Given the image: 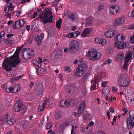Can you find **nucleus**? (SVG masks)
<instances>
[{
	"instance_id": "f257e3e1",
	"label": "nucleus",
	"mask_w": 134,
	"mask_h": 134,
	"mask_svg": "<svg viewBox=\"0 0 134 134\" xmlns=\"http://www.w3.org/2000/svg\"><path fill=\"white\" fill-rule=\"evenodd\" d=\"M21 48H17L13 56L9 59H5L3 63L2 67L7 71H10L11 67L16 66L21 62L19 59V53Z\"/></svg>"
},
{
	"instance_id": "f03ea898",
	"label": "nucleus",
	"mask_w": 134,
	"mask_h": 134,
	"mask_svg": "<svg viewBox=\"0 0 134 134\" xmlns=\"http://www.w3.org/2000/svg\"><path fill=\"white\" fill-rule=\"evenodd\" d=\"M127 128L131 129L134 126V110L131 111L126 121Z\"/></svg>"
},
{
	"instance_id": "7ed1b4c3",
	"label": "nucleus",
	"mask_w": 134,
	"mask_h": 134,
	"mask_svg": "<svg viewBox=\"0 0 134 134\" xmlns=\"http://www.w3.org/2000/svg\"><path fill=\"white\" fill-rule=\"evenodd\" d=\"M70 53L74 54L77 52L79 49V43L76 40H73L70 43L69 45Z\"/></svg>"
},
{
	"instance_id": "20e7f679",
	"label": "nucleus",
	"mask_w": 134,
	"mask_h": 134,
	"mask_svg": "<svg viewBox=\"0 0 134 134\" xmlns=\"http://www.w3.org/2000/svg\"><path fill=\"white\" fill-rule=\"evenodd\" d=\"M37 11L40 13L38 17H53L52 12L51 9L46 8L42 12L41 8H38Z\"/></svg>"
},
{
	"instance_id": "39448f33",
	"label": "nucleus",
	"mask_w": 134,
	"mask_h": 134,
	"mask_svg": "<svg viewBox=\"0 0 134 134\" xmlns=\"http://www.w3.org/2000/svg\"><path fill=\"white\" fill-rule=\"evenodd\" d=\"M118 83L119 86L122 87H126L129 84L130 81L123 74H121L119 77Z\"/></svg>"
},
{
	"instance_id": "423d86ee",
	"label": "nucleus",
	"mask_w": 134,
	"mask_h": 134,
	"mask_svg": "<svg viewBox=\"0 0 134 134\" xmlns=\"http://www.w3.org/2000/svg\"><path fill=\"white\" fill-rule=\"evenodd\" d=\"M75 103L73 99L70 98L64 100V99L61 100L60 104L62 106L69 107L73 105Z\"/></svg>"
},
{
	"instance_id": "0eeeda50",
	"label": "nucleus",
	"mask_w": 134,
	"mask_h": 134,
	"mask_svg": "<svg viewBox=\"0 0 134 134\" xmlns=\"http://www.w3.org/2000/svg\"><path fill=\"white\" fill-rule=\"evenodd\" d=\"M124 39L125 38L122 33H120L116 35L114 38L115 40L116 41V42L114 43L115 46H116L119 42H124Z\"/></svg>"
},
{
	"instance_id": "6e6552de",
	"label": "nucleus",
	"mask_w": 134,
	"mask_h": 134,
	"mask_svg": "<svg viewBox=\"0 0 134 134\" xmlns=\"http://www.w3.org/2000/svg\"><path fill=\"white\" fill-rule=\"evenodd\" d=\"M132 57V54L131 52H129L127 53L126 56L125 58V61L123 66V68L124 69L126 70L127 69V66L129 65L128 62Z\"/></svg>"
},
{
	"instance_id": "1a4fd4ad",
	"label": "nucleus",
	"mask_w": 134,
	"mask_h": 134,
	"mask_svg": "<svg viewBox=\"0 0 134 134\" xmlns=\"http://www.w3.org/2000/svg\"><path fill=\"white\" fill-rule=\"evenodd\" d=\"M87 56L89 59L91 60H96L97 57V55L96 51L94 50H91L88 52Z\"/></svg>"
},
{
	"instance_id": "9d476101",
	"label": "nucleus",
	"mask_w": 134,
	"mask_h": 134,
	"mask_svg": "<svg viewBox=\"0 0 134 134\" xmlns=\"http://www.w3.org/2000/svg\"><path fill=\"white\" fill-rule=\"evenodd\" d=\"M109 10L110 13L113 15L116 14L120 11L119 6L116 5L111 6Z\"/></svg>"
},
{
	"instance_id": "9b49d317",
	"label": "nucleus",
	"mask_w": 134,
	"mask_h": 134,
	"mask_svg": "<svg viewBox=\"0 0 134 134\" xmlns=\"http://www.w3.org/2000/svg\"><path fill=\"white\" fill-rule=\"evenodd\" d=\"M116 34L114 30L110 29L107 30L105 34L104 35L107 37L111 38L113 37Z\"/></svg>"
},
{
	"instance_id": "f8f14e48",
	"label": "nucleus",
	"mask_w": 134,
	"mask_h": 134,
	"mask_svg": "<svg viewBox=\"0 0 134 134\" xmlns=\"http://www.w3.org/2000/svg\"><path fill=\"white\" fill-rule=\"evenodd\" d=\"M61 55L62 53L60 51H55L51 55V59L52 60H55L59 58Z\"/></svg>"
},
{
	"instance_id": "ddd939ff",
	"label": "nucleus",
	"mask_w": 134,
	"mask_h": 134,
	"mask_svg": "<svg viewBox=\"0 0 134 134\" xmlns=\"http://www.w3.org/2000/svg\"><path fill=\"white\" fill-rule=\"evenodd\" d=\"M23 108V105L20 102L19 103L17 101L16 102L14 105V107L13 109V111H14L19 112L20 110H22Z\"/></svg>"
},
{
	"instance_id": "4468645a",
	"label": "nucleus",
	"mask_w": 134,
	"mask_h": 134,
	"mask_svg": "<svg viewBox=\"0 0 134 134\" xmlns=\"http://www.w3.org/2000/svg\"><path fill=\"white\" fill-rule=\"evenodd\" d=\"M43 90V88L42 85L40 84L36 85L35 89V92L36 94L39 95L40 94Z\"/></svg>"
},
{
	"instance_id": "2eb2a0df",
	"label": "nucleus",
	"mask_w": 134,
	"mask_h": 134,
	"mask_svg": "<svg viewBox=\"0 0 134 134\" xmlns=\"http://www.w3.org/2000/svg\"><path fill=\"white\" fill-rule=\"evenodd\" d=\"M44 24L48 23H52L53 21V17H38Z\"/></svg>"
},
{
	"instance_id": "dca6fc26",
	"label": "nucleus",
	"mask_w": 134,
	"mask_h": 134,
	"mask_svg": "<svg viewBox=\"0 0 134 134\" xmlns=\"http://www.w3.org/2000/svg\"><path fill=\"white\" fill-rule=\"evenodd\" d=\"M125 17H121L116 19L114 21V25L115 26H117L123 24L125 22Z\"/></svg>"
},
{
	"instance_id": "f3484780",
	"label": "nucleus",
	"mask_w": 134,
	"mask_h": 134,
	"mask_svg": "<svg viewBox=\"0 0 134 134\" xmlns=\"http://www.w3.org/2000/svg\"><path fill=\"white\" fill-rule=\"evenodd\" d=\"M45 100L47 103V102L48 103L49 106L50 108H52L55 106V102L53 98L51 97L49 98H47Z\"/></svg>"
},
{
	"instance_id": "a211bd4d",
	"label": "nucleus",
	"mask_w": 134,
	"mask_h": 134,
	"mask_svg": "<svg viewBox=\"0 0 134 134\" xmlns=\"http://www.w3.org/2000/svg\"><path fill=\"white\" fill-rule=\"evenodd\" d=\"M12 43L13 41L12 40H11L9 38H7V39H5V40L3 44L4 47H7L9 46L12 45Z\"/></svg>"
},
{
	"instance_id": "6ab92c4d",
	"label": "nucleus",
	"mask_w": 134,
	"mask_h": 134,
	"mask_svg": "<svg viewBox=\"0 0 134 134\" xmlns=\"http://www.w3.org/2000/svg\"><path fill=\"white\" fill-rule=\"evenodd\" d=\"M85 73L78 67L76 70L75 74V76L76 77H80Z\"/></svg>"
},
{
	"instance_id": "aec40b11",
	"label": "nucleus",
	"mask_w": 134,
	"mask_h": 134,
	"mask_svg": "<svg viewBox=\"0 0 134 134\" xmlns=\"http://www.w3.org/2000/svg\"><path fill=\"white\" fill-rule=\"evenodd\" d=\"M118 44H117L115 47H117L118 49H123L126 48L127 47L126 43L123 42H119Z\"/></svg>"
},
{
	"instance_id": "412c9836",
	"label": "nucleus",
	"mask_w": 134,
	"mask_h": 134,
	"mask_svg": "<svg viewBox=\"0 0 134 134\" xmlns=\"http://www.w3.org/2000/svg\"><path fill=\"white\" fill-rule=\"evenodd\" d=\"M78 68L85 73L87 70L88 68L87 65L85 63L79 65Z\"/></svg>"
},
{
	"instance_id": "4be33fe9",
	"label": "nucleus",
	"mask_w": 134,
	"mask_h": 134,
	"mask_svg": "<svg viewBox=\"0 0 134 134\" xmlns=\"http://www.w3.org/2000/svg\"><path fill=\"white\" fill-rule=\"evenodd\" d=\"M124 55L123 52H121L119 53L116 57V60L118 61H121L123 59Z\"/></svg>"
},
{
	"instance_id": "5701e85b",
	"label": "nucleus",
	"mask_w": 134,
	"mask_h": 134,
	"mask_svg": "<svg viewBox=\"0 0 134 134\" xmlns=\"http://www.w3.org/2000/svg\"><path fill=\"white\" fill-rule=\"evenodd\" d=\"M92 31L91 29L88 28H86L82 31L81 35L82 36H85V35L90 33Z\"/></svg>"
},
{
	"instance_id": "b1692460",
	"label": "nucleus",
	"mask_w": 134,
	"mask_h": 134,
	"mask_svg": "<svg viewBox=\"0 0 134 134\" xmlns=\"http://www.w3.org/2000/svg\"><path fill=\"white\" fill-rule=\"evenodd\" d=\"M62 113L59 110H57L55 113V116L56 118L57 119H61L62 116Z\"/></svg>"
},
{
	"instance_id": "393cba45",
	"label": "nucleus",
	"mask_w": 134,
	"mask_h": 134,
	"mask_svg": "<svg viewBox=\"0 0 134 134\" xmlns=\"http://www.w3.org/2000/svg\"><path fill=\"white\" fill-rule=\"evenodd\" d=\"M47 105V103L44 100V102L40 106L38 109V111L39 112H41L43 111L46 108Z\"/></svg>"
},
{
	"instance_id": "a878e982",
	"label": "nucleus",
	"mask_w": 134,
	"mask_h": 134,
	"mask_svg": "<svg viewBox=\"0 0 134 134\" xmlns=\"http://www.w3.org/2000/svg\"><path fill=\"white\" fill-rule=\"evenodd\" d=\"M90 76V73H87L85 74L81 78L82 81L83 82H85L89 79Z\"/></svg>"
},
{
	"instance_id": "bb28decb",
	"label": "nucleus",
	"mask_w": 134,
	"mask_h": 134,
	"mask_svg": "<svg viewBox=\"0 0 134 134\" xmlns=\"http://www.w3.org/2000/svg\"><path fill=\"white\" fill-rule=\"evenodd\" d=\"M105 89L103 88L102 92V98L103 100H104L103 99H105V100L107 101L108 99V97L107 96V94L108 93H105Z\"/></svg>"
},
{
	"instance_id": "cd10ccee",
	"label": "nucleus",
	"mask_w": 134,
	"mask_h": 134,
	"mask_svg": "<svg viewBox=\"0 0 134 134\" xmlns=\"http://www.w3.org/2000/svg\"><path fill=\"white\" fill-rule=\"evenodd\" d=\"M27 53H26V54L25 53V56H26V55H28L30 57H28L27 58H26L25 57H24V58L25 59H28L30 58L31 57L33 56L34 54V53L33 51H30L29 49H27L26 51Z\"/></svg>"
},
{
	"instance_id": "c85d7f7f",
	"label": "nucleus",
	"mask_w": 134,
	"mask_h": 134,
	"mask_svg": "<svg viewBox=\"0 0 134 134\" xmlns=\"http://www.w3.org/2000/svg\"><path fill=\"white\" fill-rule=\"evenodd\" d=\"M21 88L19 84H15L13 86V90L14 93L17 92L19 91Z\"/></svg>"
},
{
	"instance_id": "c756f323",
	"label": "nucleus",
	"mask_w": 134,
	"mask_h": 134,
	"mask_svg": "<svg viewBox=\"0 0 134 134\" xmlns=\"http://www.w3.org/2000/svg\"><path fill=\"white\" fill-rule=\"evenodd\" d=\"M12 27L13 29H18L21 27L18 20L14 23Z\"/></svg>"
},
{
	"instance_id": "7c9ffc66",
	"label": "nucleus",
	"mask_w": 134,
	"mask_h": 134,
	"mask_svg": "<svg viewBox=\"0 0 134 134\" xmlns=\"http://www.w3.org/2000/svg\"><path fill=\"white\" fill-rule=\"evenodd\" d=\"M83 117L84 120H87L89 119L90 117V114L87 112V111H84L83 113Z\"/></svg>"
},
{
	"instance_id": "2f4dec72",
	"label": "nucleus",
	"mask_w": 134,
	"mask_h": 134,
	"mask_svg": "<svg viewBox=\"0 0 134 134\" xmlns=\"http://www.w3.org/2000/svg\"><path fill=\"white\" fill-rule=\"evenodd\" d=\"M65 88L69 93H71L72 90H74V86H73L67 85L65 86Z\"/></svg>"
},
{
	"instance_id": "473e14b6",
	"label": "nucleus",
	"mask_w": 134,
	"mask_h": 134,
	"mask_svg": "<svg viewBox=\"0 0 134 134\" xmlns=\"http://www.w3.org/2000/svg\"><path fill=\"white\" fill-rule=\"evenodd\" d=\"M35 40L37 42V43L38 45L41 44L42 41V39L40 36L38 35H37L35 38Z\"/></svg>"
},
{
	"instance_id": "72a5a7b5",
	"label": "nucleus",
	"mask_w": 134,
	"mask_h": 134,
	"mask_svg": "<svg viewBox=\"0 0 134 134\" xmlns=\"http://www.w3.org/2000/svg\"><path fill=\"white\" fill-rule=\"evenodd\" d=\"M69 11L68 10H66L64 12V15L65 16L66 15H68V17H74L75 16V14L74 12H71L70 15L69 14Z\"/></svg>"
},
{
	"instance_id": "f704fd0d",
	"label": "nucleus",
	"mask_w": 134,
	"mask_h": 134,
	"mask_svg": "<svg viewBox=\"0 0 134 134\" xmlns=\"http://www.w3.org/2000/svg\"><path fill=\"white\" fill-rule=\"evenodd\" d=\"M72 129L71 134H74L76 131V124H73L72 126Z\"/></svg>"
},
{
	"instance_id": "c9c22d12",
	"label": "nucleus",
	"mask_w": 134,
	"mask_h": 134,
	"mask_svg": "<svg viewBox=\"0 0 134 134\" xmlns=\"http://www.w3.org/2000/svg\"><path fill=\"white\" fill-rule=\"evenodd\" d=\"M62 21V19H60L56 23V27L59 30L60 29L61 26Z\"/></svg>"
},
{
	"instance_id": "e433bc0d",
	"label": "nucleus",
	"mask_w": 134,
	"mask_h": 134,
	"mask_svg": "<svg viewBox=\"0 0 134 134\" xmlns=\"http://www.w3.org/2000/svg\"><path fill=\"white\" fill-rule=\"evenodd\" d=\"M70 122L69 121L64 122L60 125V127L61 128L64 129L66 127L70 125Z\"/></svg>"
},
{
	"instance_id": "4c0bfd02",
	"label": "nucleus",
	"mask_w": 134,
	"mask_h": 134,
	"mask_svg": "<svg viewBox=\"0 0 134 134\" xmlns=\"http://www.w3.org/2000/svg\"><path fill=\"white\" fill-rule=\"evenodd\" d=\"M21 124L24 128L26 129L28 125V122L22 121L21 122Z\"/></svg>"
},
{
	"instance_id": "58836bf2",
	"label": "nucleus",
	"mask_w": 134,
	"mask_h": 134,
	"mask_svg": "<svg viewBox=\"0 0 134 134\" xmlns=\"http://www.w3.org/2000/svg\"><path fill=\"white\" fill-rule=\"evenodd\" d=\"M112 62V60L110 59H107L101 65V66H103L107 64H110Z\"/></svg>"
},
{
	"instance_id": "ea45409f",
	"label": "nucleus",
	"mask_w": 134,
	"mask_h": 134,
	"mask_svg": "<svg viewBox=\"0 0 134 134\" xmlns=\"http://www.w3.org/2000/svg\"><path fill=\"white\" fill-rule=\"evenodd\" d=\"M93 19L92 17H88L86 20V24L88 25H90L92 23Z\"/></svg>"
},
{
	"instance_id": "a19ab883",
	"label": "nucleus",
	"mask_w": 134,
	"mask_h": 134,
	"mask_svg": "<svg viewBox=\"0 0 134 134\" xmlns=\"http://www.w3.org/2000/svg\"><path fill=\"white\" fill-rule=\"evenodd\" d=\"M15 121L16 120L14 119H12L8 120L6 123L9 125H12L14 124Z\"/></svg>"
},
{
	"instance_id": "79ce46f5",
	"label": "nucleus",
	"mask_w": 134,
	"mask_h": 134,
	"mask_svg": "<svg viewBox=\"0 0 134 134\" xmlns=\"http://www.w3.org/2000/svg\"><path fill=\"white\" fill-rule=\"evenodd\" d=\"M114 48L113 47H108L106 50V52L108 54H110L112 53L114 51Z\"/></svg>"
},
{
	"instance_id": "37998d69",
	"label": "nucleus",
	"mask_w": 134,
	"mask_h": 134,
	"mask_svg": "<svg viewBox=\"0 0 134 134\" xmlns=\"http://www.w3.org/2000/svg\"><path fill=\"white\" fill-rule=\"evenodd\" d=\"M13 89V86L12 87H10L8 88H6V91L8 92L14 93Z\"/></svg>"
},
{
	"instance_id": "c03bdc74",
	"label": "nucleus",
	"mask_w": 134,
	"mask_h": 134,
	"mask_svg": "<svg viewBox=\"0 0 134 134\" xmlns=\"http://www.w3.org/2000/svg\"><path fill=\"white\" fill-rule=\"evenodd\" d=\"M86 105L85 102L84 101H82L80 104L79 107H80L81 108H83L84 109Z\"/></svg>"
},
{
	"instance_id": "a18cd8bd",
	"label": "nucleus",
	"mask_w": 134,
	"mask_h": 134,
	"mask_svg": "<svg viewBox=\"0 0 134 134\" xmlns=\"http://www.w3.org/2000/svg\"><path fill=\"white\" fill-rule=\"evenodd\" d=\"M107 43V41L105 39L101 38V45H102L105 46L106 44Z\"/></svg>"
},
{
	"instance_id": "49530a36",
	"label": "nucleus",
	"mask_w": 134,
	"mask_h": 134,
	"mask_svg": "<svg viewBox=\"0 0 134 134\" xmlns=\"http://www.w3.org/2000/svg\"><path fill=\"white\" fill-rule=\"evenodd\" d=\"M107 75V73L105 72H101V79L105 78L106 77Z\"/></svg>"
},
{
	"instance_id": "de8ad7c7",
	"label": "nucleus",
	"mask_w": 134,
	"mask_h": 134,
	"mask_svg": "<svg viewBox=\"0 0 134 134\" xmlns=\"http://www.w3.org/2000/svg\"><path fill=\"white\" fill-rule=\"evenodd\" d=\"M108 81H103L101 83V86L102 87H105L108 83Z\"/></svg>"
},
{
	"instance_id": "09e8293b",
	"label": "nucleus",
	"mask_w": 134,
	"mask_h": 134,
	"mask_svg": "<svg viewBox=\"0 0 134 134\" xmlns=\"http://www.w3.org/2000/svg\"><path fill=\"white\" fill-rule=\"evenodd\" d=\"M74 35L73 32L72 33H70L69 34H68L66 35V37L69 38H72L73 37H75L74 36Z\"/></svg>"
},
{
	"instance_id": "8fccbe9b",
	"label": "nucleus",
	"mask_w": 134,
	"mask_h": 134,
	"mask_svg": "<svg viewBox=\"0 0 134 134\" xmlns=\"http://www.w3.org/2000/svg\"><path fill=\"white\" fill-rule=\"evenodd\" d=\"M83 108H81L80 107H78L77 110V114H81L83 111Z\"/></svg>"
},
{
	"instance_id": "3c124183",
	"label": "nucleus",
	"mask_w": 134,
	"mask_h": 134,
	"mask_svg": "<svg viewBox=\"0 0 134 134\" xmlns=\"http://www.w3.org/2000/svg\"><path fill=\"white\" fill-rule=\"evenodd\" d=\"M74 33V37H76L77 36H79V35L80 34L81 32L80 31H75L73 32Z\"/></svg>"
},
{
	"instance_id": "603ef678",
	"label": "nucleus",
	"mask_w": 134,
	"mask_h": 134,
	"mask_svg": "<svg viewBox=\"0 0 134 134\" xmlns=\"http://www.w3.org/2000/svg\"><path fill=\"white\" fill-rule=\"evenodd\" d=\"M95 42L99 44H100V38L98 37L95 39Z\"/></svg>"
},
{
	"instance_id": "864d4df0",
	"label": "nucleus",
	"mask_w": 134,
	"mask_h": 134,
	"mask_svg": "<svg viewBox=\"0 0 134 134\" xmlns=\"http://www.w3.org/2000/svg\"><path fill=\"white\" fill-rule=\"evenodd\" d=\"M20 24L21 27L23 26L25 23V21L23 20H18Z\"/></svg>"
},
{
	"instance_id": "5fc2aeb1",
	"label": "nucleus",
	"mask_w": 134,
	"mask_h": 134,
	"mask_svg": "<svg viewBox=\"0 0 134 134\" xmlns=\"http://www.w3.org/2000/svg\"><path fill=\"white\" fill-rule=\"evenodd\" d=\"M34 96V94L31 93L29 94L28 95L27 97L29 99L31 100L33 98Z\"/></svg>"
},
{
	"instance_id": "6e6d98bb",
	"label": "nucleus",
	"mask_w": 134,
	"mask_h": 134,
	"mask_svg": "<svg viewBox=\"0 0 134 134\" xmlns=\"http://www.w3.org/2000/svg\"><path fill=\"white\" fill-rule=\"evenodd\" d=\"M8 115H5L3 117V121H4V122H7L8 120H9L8 119Z\"/></svg>"
},
{
	"instance_id": "4d7b16f0",
	"label": "nucleus",
	"mask_w": 134,
	"mask_h": 134,
	"mask_svg": "<svg viewBox=\"0 0 134 134\" xmlns=\"http://www.w3.org/2000/svg\"><path fill=\"white\" fill-rule=\"evenodd\" d=\"M65 71H68L69 72H70L71 71V70L70 69V67L69 66H66L65 68Z\"/></svg>"
},
{
	"instance_id": "13d9d810",
	"label": "nucleus",
	"mask_w": 134,
	"mask_h": 134,
	"mask_svg": "<svg viewBox=\"0 0 134 134\" xmlns=\"http://www.w3.org/2000/svg\"><path fill=\"white\" fill-rule=\"evenodd\" d=\"M99 76H97L95 77L94 79V83H96L98 82L99 80Z\"/></svg>"
},
{
	"instance_id": "bf43d9fd",
	"label": "nucleus",
	"mask_w": 134,
	"mask_h": 134,
	"mask_svg": "<svg viewBox=\"0 0 134 134\" xmlns=\"http://www.w3.org/2000/svg\"><path fill=\"white\" fill-rule=\"evenodd\" d=\"M34 64L35 65L39 67H41V64L37 61H35V62L34 63Z\"/></svg>"
},
{
	"instance_id": "052dcab7",
	"label": "nucleus",
	"mask_w": 134,
	"mask_h": 134,
	"mask_svg": "<svg viewBox=\"0 0 134 134\" xmlns=\"http://www.w3.org/2000/svg\"><path fill=\"white\" fill-rule=\"evenodd\" d=\"M12 5V3H10L8 4V6H7L9 8H10L11 9L10 10L11 11L13 10L14 9V7Z\"/></svg>"
},
{
	"instance_id": "680f3d73",
	"label": "nucleus",
	"mask_w": 134,
	"mask_h": 134,
	"mask_svg": "<svg viewBox=\"0 0 134 134\" xmlns=\"http://www.w3.org/2000/svg\"><path fill=\"white\" fill-rule=\"evenodd\" d=\"M130 41L132 44L134 43V35L131 36L130 38Z\"/></svg>"
},
{
	"instance_id": "e2e57ef3",
	"label": "nucleus",
	"mask_w": 134,
	"mask_h": 134,
	"mask_svg": "<svg viewBox=\"0 0 134 134\" xmlns=\"http://www.w3.org/2000/svg\"><path fill=\"white\" fill-rule=\"evenodd\" d=\"M5 35V33L4 31H2L1 32L0 34V37L1 39L2 38V37H4Z\"/></svg>"
},
{
	"instance_id": "0e129e2a",
	"label": "nucleus",
	"mask_w": 134,
	"mask_h": 134,
	"mask_svg": "<svg viewBox=\"0 0 134 134\" xmlns=\"http://www.w3.org/2000/svg\"><path fill=\"white\" fill-rule=\"evenodd\" d=\"M52 126V125L51 124L49 123H47V125L46 126V129H49Z\"/></svg>"
},
{
	"instance_id": "69168bd1",
	"label": "nucleus",
	"mask_w": 134,
	"mask_h": 134,
	"mask_svg": "<svg viewBox=\"0 0 134 134\" xmlns=\"http://www.w3.org/2000/svg\"><path fill=\"white\" fill-rule=\"evenodd\" d=\"M86 127L83 126H82L81 127V131L83 133H84L85 132Z\"/></svg>"
},
{
	"instance_id": "338daca9",
	"label": "nucleus",
	"mask_w": 134,
	"mask_h": 134,
	"mask_svg": "<svg viewBox=\"0 0 134 134\" xmlns=\"http://www.w3.org/2000/svg\"><path fill=\"white\" fill-rule=\"evenodd\" d=\"M109 110L112 113H114V109L113 108H112V107H110L109 108Z\"/></svg>"
},
{
	"instance_id": "774afa93",
	"label": "nucleus",
	"mask_w": 134,
	"mask_h": 134,
	"mask_svg": "<svg viewBox=\"0 0 134 134\" xmlns=\"http://www.w3.org/2000/svg\"><path fill=\"white\" fill-rule=\"evenodd\" d=\"M112 90L113 91L117 92V89L115 87H112Z\"/></svg>"
}]
</instances>
